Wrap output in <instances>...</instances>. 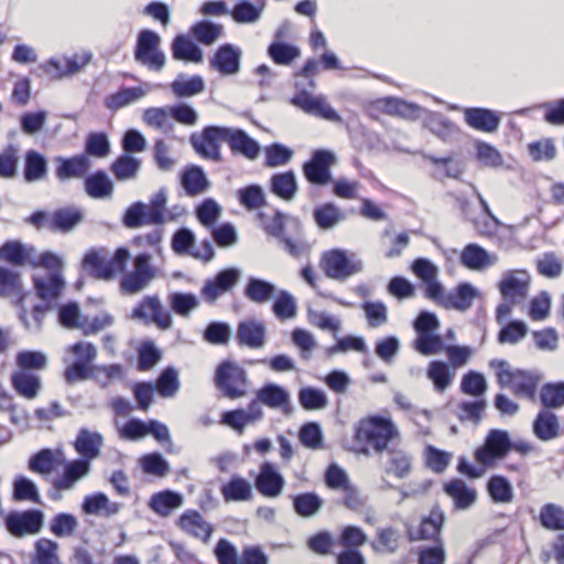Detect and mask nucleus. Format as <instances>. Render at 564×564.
Masks as SVG:
<instances>
[{
	"instance_id": "nucleus-31",
	"label": "nucleus",
	"mask_w": 564,
	"mask_h": 564,
	"mask_svg": "<svg viewBox=\"0 0 564 564\" xmlns=\"http://www.w3.org/2000/svg\"><path fill=\"white\" fill-rule=\"evenodd\" d=\"M65 285L59 272H50L46 278L33 276L36 296L43 301L56 300Z\"/></svg>"
},
{
	"instance_id": "nucleus-22",
	"label": "nucleus",
	"mask_w": 564,
	"mask_h": 564,
	"mask_svg": "<svg viewBox=\"0 0 564 564\" xmlns=\"http://www.w3.org/2000/svg\"><path fill=\"white\" fill-rule=\"evenodd\" d=\"M227 144L235 154H241L249 160H254L260 153V144L245 130L228 127Z\"/></svg>"
},
{
	"instance_id": "nucleus-19",
	"label": "nucleus",
	"mask_w": 564,
	"mask_h": 564,
	"mask_svg": "<svg viewBox=\"0 0 564 564\" xmlns=\"http://www.w3.org/2000/svg\"><path fill=\"white\" fill-rule=\"evenodd\" d=\"M533 435L542 441L550 442L561 437L564 430L561 427L558 416L551 410H540L532 422Z\"/></svg>"
},
{
	"instance_id": "nucleus-47",
	"label": "nucleus",
	"mask_w": 564,
	"mask_h": 564,
	"mask_svg": "<svg viewBox=\"0 0 564 564\" xmlns=\"http://www.w3.org/2000/svg\"><path fill=\"white\" fill-rule=\"evenodd\" d=\"M267 53L276 65H291L300 57L301 50L296 45L283 41H272Z\"/></svg>"
},
{
	"instance_id": "nucleus-2",
	"label": "nucleus",
	"mask_w": 564,
	"mask_h": 564,
	"mask_svg": "<svg viewBox=\"0 0 564 564\" xmlns=\"http://www.w3.org/2000/svg\"><path fill=\"white\" fill-rule=\"evenodd\" d=\"M489 366L496 369L497 383L500 388H508L520 399L535 401L538 388L543 375L538 369L512 368L505 359H491Z\"/></svg>"
},
{
	"instance_id": "nucleus-61",
	"label": "nucleus",
	"mask_w": 564,
	"mask_h": 564,
	"mask_svg": "<svg viewBox=\"0 0 564 564\" xmlns=\"http://www.w3.org/2000/svg\"><path fill=\"white\" fill-rule=\"evenodd\" d=\"M155 389L163 398H171L180 389L177 370L174 367H166L156 379Z\"/></svg>"
},
{
	"instance_id": "nucleus-5",
	"label": "nucleus",
	"mask_w": 564,
	"mask_h": 564,
	"mask_svg": "<svg viewBox=\"0 0 564 564\" xmlns=\"http://www.w3.org/2000/svg\"><path fill=\"white\" fill-rule=\"evenodd\" d=\"M214 380L225 398L236 400L247 394V371L231 360H224L218 365Z\"/></svg>"
},
{
	"instance_id": "nucleus-16",
	"label": "nucleus",
	"mask_w": 564,
	"mask_h": 564,
	"mask_svg": "<svg viewBox=\"0 0 564 564\" xmlns=\"http://www.w3.org/2000/svg\"><path fill=\"white\" fill-rule=\"evenodd\" d=\"M132 317L145 322L155 323L161 329H167L172 326V317L167 311H164L160 299L156 295L144 296L142 301L133 308Z\"/></svg>"
},
{
	"instance_id": "nucleus-33",
	"label": "nucleus",
	"mask_w": 564,
	"mask_h": 564,
	"mask_svg": "<svg viewBox=\"0 0 564 564\" xmlns=\"http://www.w3.org/2000/svg\"><path fill=\"white\" fill-rule=\"evenodd\" d=\"M178 525L183 531L205 542L209 540L213 532V527L205 522L196 510L185 511L178 519Z\"/></svg>"
},
{
	"instance_id": "nucleus-43",
	"label": "nucleus",
	"mask_w": 564,
	"mask_h": 564,
	"mask_svg": "<svg viewBox=\"0 0 564 564\" xmlns=\"http://www.w3.org/2000/svg\"><path fill=\"white\" fill-rule=\"evenodd\" d=\"M457 509H467L476 501V490L468 488L462 479H452L444 486Z\"/></svg>"
},
{
	"instance_id": "nucleus-27",
	"label": "nucleus",
	"mask_w": 564,
	"mask_h": 564,
	"mask_svg": "<svg viewBox=\"0 0 564 564\" xmlns=\"http://www.w3.org/2000/svg\"><path fill=\"white\" fill-rule=\"evenodd\" d=\"M102 443L104 438L100 433L83 427L77 433L74 447L80 455L79 459H86L89 463L99 456Z\"/></svg>"
},
{
	"instance_id": "nucleus-11",
	"label": "nucleus",
	"mask_w": 564,
	"mask_h": 564,
	"mask_svg": "<svg viewBox=\"0 0 564 564\" xmlns=\"http://www.w3.org/2000/svg\"><path fill=\"white\" fill-rule=\"evenodd\" d=\"M155 276L151 265V256L147 252L134 258V268L120 280V291L124 294H135L145 289Z\"/></svg>"
},
{
	"instance_id": "nucleus-41",
	"label": "nucleus",
	"mask_w": 564,
	"mask_h": 564,
	"mask_svg": "<svg viewBox=\"0 0 564 564\" xmlns=\"http://www.w3.org/2000/svg\"><path fill=\"white\" fill-rule=\"evenodd\" d=\"M90 470V463L86 459H75L67 463L61 477L54 479L53 485L56 489H70L80 478Z\"/></svg>"
},
{
	"instance_id": "nucleus-48",
	"label": "nucleus",
	"mask_w": 564,
	"mask_h": 564,
	"mask_svg": "<svg viewBox=\"0 0 564 564\" xmlns=\"http://www.w3.org/2000/svg\"><path fill=\"white\" fill-rule=\"evenodd\" d=\"M460 263L470 270H482L492 264L489 253L479 245L468 243L460 254Z\"/></svg>"
},
{
	"instance_id": "nucleus-37",
	"label": "nucleus",
	"mask_w": 564,
	"mask_h": 564,
	"mask_svg": "<svg viewBox=\"0 0 564 564\" xmlns=\"http://www.w3.org/2000/svg\"><path fill=\"white\" fill-rule=\"evenodd\" d=\"M258 219L260 221L261 228L269 235L274 238H282L283 234H285V221L291 220L295 226H300V220L295 217H291L280 209H274L273 215H269L264 212L258 213Z\"/></svg>"
},
{
	"instance_id": "nucleus-35",
	"label": "nucleus",
	"mask_w": 564,
	"mask_h": 564,
	"mask_svg": "<svg viewBox=\"0 0 564 564\" xmlns=\"http://www.w3.org/2000/svg\"><path fill=\"white\" fill-rule=\"evenodd\" d=\"M183 503V496L173 490H163L155 492L149 500V508L161 517H167L173 510L181 507Z\"/></svg>"
},
{
	"instance_id": "nucleus-6",
	"label": "nucleus",
	"mask_w": 564,
	"mask_h": 564,
	"mask_svg": "<svg viewBox=\"0 0 564 564\" xmlns=\"http://www.w3.org/2000/svg\"><path fill=\"white\" fill-rule=\"evenodd\" d=\"M84 219V214L75 207H65L54 210L51 215L44 210H36L31 214L26 223L37 229L45 227L52 232L66 234L72 231Z\"/></svg>"
},
{
	"instance_id": "nucleus-55",
	"label": "nucleus",
	"mask_w": 564,
	"mask_h": 564,
	"mask_svg": "<svg viewBox=\"0 0 564 564\" xmlns=\"http://www.w3.org/2000/svg\"><path fill=\"white\" fill-rule=\"evenodd\" d=\"M487 490L491 500L496 503H507L513 499L512 486L505 476H491L487 484Z\"/></svg>"
},
{
	"instance_id": "nucleus-26",
	"label": "nucleus",
	"mask_w": 564,
	"mask_h": 564,
	"mask_svg": "<svg viewBox=\"0 0 564 564\" xmlns=\"http://www.w3.org/2000/svg\"><path fill=\"white\" fill-rule=\"evenodd\" d=\"M181 185L186 195L194 197L205 193L210 183L202 166L188 164L181 173Z\"/></svg>"
},
{
	"instance_id": "nucleus-20",
	"label": "nucleus",
	"mask_w": 564,
	"mask_h": 564,
	"mask_svg": "<svg viewBox=\"0 0 564 564\" xmlns=\"http://www.w3.org/2000/svg\"><path fill=\"white\" fill-rule=\"evenodd\" d=\"M387 453V459L383 463V471L387 475H393L399 479L406 478L413 467V456L404 448L391 445Z\"/></svg>"
},
{
	"instance_id": "nucleus-12",
	"label": "nucleus",
	"mask_w": 564,
	"mask_h": 564,
	"mask_svg": "<svg viewBox=\"0 0 564 564\" xmlns=\"http://www.w3.org/2000/svg\"><path fill=\"white\" fill-rule=\"evenodd\" d=\"M241 270L230 267L218 271L213 278L205 280L200 289L203 300L214 304L220 296L230 292L239 282Z\"/></svg>"
},
{
	"instance_id": "nucleus-36",
	"label": "nucleus",
	"mask_w": 564,
	"mask_h": 564,
	"mask_svg": "<svg viewBox=\"0 0 564 564\" xmlns=\"http://www.w3.org/2000/svg\"><path fill=\"white\" fill-rule=\"evenodd\" d=\"M270 191L283 200H292L297 193L294 171L274 173L270 178Z\"/></svg>"
},
{
	"instance_id": "nucleus-59",
	"label": "nucleus",
	"mask_w": 564,
	"mask_h": 564,
	"mask_svg": "<svg viewBox=\"0 0 564 564\" xmlns=\"http://www.w3.org/2000/svg\"><path fill=\"white\" fill-rule=\"evenodd\" d=\"M89 371L88 379L94 380L102 388H106L111 380L121 379L124 376V369L120 364L91 365Z\"/></svg>"
},
{
	"instance_id": "nucleus-44",
	"label": "nucleus",
	"mask_w": 564,
	"mask_h": 564,
	"mask_svg": "<svg viewBox=\"0 0 564 564\" xmlns=\"http://www.w3.org/2000/svg\"><path fill=\"white\" fill-rule=\"evenodd\" d=\"M276 288L272 282L250 276L245 286V296L254 303H265L275 294Z\"/></svg>"
},
{
	"instance_id": "nucleus-46",
	"label": "nucleus",
	"mask_w": 564,
	"mask_h": 564,
	"mask_svg": "<svg viewBox=\"0 0 564 564\" xmlns=\"http://www.w3.org/2000/svg\"><path fill=\"white\" fill-rule=\"evenodd\" d=\"M193 37L203 45L214 44L224 34V26L204 19L194 23L189 29Z\"/></svg>"
},
{
	"instance_id": "nucleus-17",
	"label": "nucleus",
	"mask_w": 564,
	"mask_h": 564,
	"mask_svg": "<svg viewBox=\"0 0 564 564\" xmlns=\"http://www.w3.org/2000/svg\"><path fill=\"white\" fill-rule=\"evenodd\" d=\"M284 478L270 462L260 466L254 479L256 489L264 497L275 498L281 495L284 487Z\"/></svg>"
},
{
	"instance_id": "nucleus-38",
	"label": "nucleus",
	"mask_w": 564,
	"mask_h": 564,
	"mask_svg": "<svg viewBox=\"0 0 564 564\" xmlns=\"http://www.w3.org/2000/svg\"><path fill=\"white\" fill-rule=\"evenodd\" d=\"M84 187L87 195L96 199L109 197L113 192V184L104 170L87 175Z\"/></svg>"
},
{
	"instance_id": "nucleus-30",
	"label": "nucleus",
	"mask_w": 564,
	"mask_h": 564,
	"mask_svg": "<svg viewBox=\"0 0 564 564\" xmlns=\"http://www.w3.org/2000/svg\"><path fill=\"white\" fill-rule=\"evenodd\" d=\"M171 51L176 61L202 63L204 58L202 48L184 34H177L173 39Z\"/></svg>"
},
{
	"instance_id": "nucleus-51",
	"label": "nucleus",
	"mask_w": 564,
	"mask_h": 564,
	"mask_svg": "<svg viewBox=\"0 0 564 564\" xmlns=\"http://www.w3.org/2000/svg\"><path fill=\"white\" fill-rule=\"evenodd\" d=\"M423 113H425L423 119L424 127L440 139L444 141L447 140L453 133L455 124L441 112H433L425 109Z\"/></svg>"
},
{
	"instance_id": "nucleus-60",
	"label": "nucleus",
	"mask_w": 564,
	"mask_h": 564,
	"mask_svg": "<svg viewBox=\"0 0 564 564\" xmlns=\"http://www.w3.org/2000/svg\"><path fill=\"white\" fill-rule=\"evenodd\" d=\"M162 358L161 350L151 340H144L138 348L137 368L139 371H148Z\"/></svg>"
},
{
	"instance_id": "nucleus-23",
	"label": "nucleus",
	"mask_w": 564,
	"mask_h": 564,
	"mask_svg": "<svg viewBox=\"0 0 564 564\" xmlns=\"http://www.w3.org/2000/svg\"><path fill=\"white\" fill-rule=\"evenodd\" d=\"M55 176L59 181L82 177L90 167V161L85 154L72 158L56 156Z\"/></svg>"
},
{
	"instance_id": "nucleus-50",
	"label": "nucleus",
	"mask_w": 564,
	"mask_h": 564,
	"mask_svg": "<svg viewBox=\"0 0 564 564\" xmlns=\"http://www.w3.org/2000/svg\"><path fill=\"white\" fill-rule=\"evenodd\" d=\"M47 173V161L45 156L35 150H29L24 159V178L26 182H35L43 178Z\"/></svg>"
},
{
	"instance_id": "nucleus-4",
	"label": "nucleus",
	"mask_w": 564,
	"mask_h": 564,
	"mask_svg": "<svg viewBox=\"0 0 564 564\" xmlns=\"http://www.w3.org/2000/svg\"><path fill=\"white\" fill-rule=\"evenodd\" d=\"M166 202V192L161 188L150 198V204L140 200L132 203L122 216L123 226L134 229L144 225H162L165 221Z\"/></svg>"
},
{
	"instance_id": "nucleus-56",
	"label": "nucleus",
	"mask_w": 564,
	"mask_h": 564,
	"mask_svg": "<svg viewBox=\"0 0 564 564\" xmlns=\"http://www.w3.org/2000/svg\"><path fill=\"white\" fill-rule=\"evenodd\" d=\"M540 402L546 410L564 405V381L547 382L540 389Z\"/></svg>"
},
{
	"instance_id": "nucleus-14",
	"label": "nucleus",
	"mask_w": 564,
	"mask_h": 564,
	"mask_svg": "<svg viewBox=\"0 0 564 564\" xmlns=\"http://www.w3.org/2000/svg\"><path fill=\"white\" fill-rule=\"evenodd\" d=\"M530 276L525 270H510L503 274L499 291L503 301L518 304L525 299L529 291Z\"/></svg>"
},
{
	"instance_id": "nucleus-10",
	"label": "nucleus",
	"mask_w": 564,
	"mask_h": 564,
	"mask_svg": "<svg viewBox=\"0 0 564 564\" xmlns=\"http://www.w3.org/2000/svg\"><path fill=\"white\" fill-rule=\"evenodd\" d=\"M511 451V438L507 431L492 429L488 432L485 444L475 452V458L488 467L497 459L505 458Z\"/></svg>"
},
{
	"instance_id": "nucleus-8",
	"label": "nucleus",
	"mask_w": 564,
	"mask_h": 564,
	"mask_svg": "<svg viewBox=\"0 0 564 564\" xmlns=\"http://www.w3.org/2000/svg\"><path fill=\"white\" fill-rule=\"evenodd\" d=\"M227 135L228 127L206 126L202 132L191 134L189 143L200 158L219 163L223 161L220 144L227 143Z\"/></svg>"
},
{
	"instance_id": "nucleus-40",
	"label": "nucleus",
	"mask_w": 564,
	"mask_h": 564,
	"mask_svg": "<svg viewBox=\"0 0 564 564\" xmlns=\"http://www.w3.org/2000/svg\"><path fill=\"white\" fill-rule=\"evenodd\" d=\"M220 492L226 502L248 501L252 498V487L250 482L239 475H234L223 484Z\"/></svg>"
},
{
	"instance_id": "nucleus-3",
	"label": "nucleus",
	"mask_w": 564,
	"mask_h": 564,
	"mask_svg": "<svg viewBox=\"0 0 564 564\" xmlns=\"http://www.w3.org/2000/svg\"><path fill=\"white\" fill-rule=\"evenodd\" d=\"M130 252L126 247L116 249L108 258L106 248H90L82 260V269L95 280L110 281L126 271Z\"/></svg>"
},
{
	"instance_id": "nucleus-52",
	"label": "nucleus",
	"mask_w": 564,
	"mask_h": 564,
	"mask_svg": "<svg viewBox=\"0 0 564 564\" xmlns=\"http://www.w3.org/2000/svg\"><path fill=\"white\" fill-rule=\"evenodd\" d=\"M145 95V90L141 87H121L117 93L106 97L105 106L110 110L123 108Z\"/></svg>"
},
{
	"instance_id": "nucleus-54",
	"label": "nucleus",
	"mask_w": 564,
	"mask_h": 564,
	"mask_svg": "<svg viewBox=\"0 0 564 564\" xmlns=\"http://www.w3.org/2000/svg\"><path fill=\"white\" fill-rule=\"evenodd\" d=\"M540 524L551 531L564 530V509L553 502L545 503L540 509Z\"/></svg>"
},
{
	"instance_id": "nucleus-34",
	"label": "nucleus",
	"mask_w": 564,
	"mask_h": 564,
	"mask_svg": "<svg viewBox=\"0 0 564 564\" xmlns=\"http://www.w3.org/2000/svg\"><path fill=\"white\" fill-rule=\"evenodd\" d=\"M313 219L322 230H330L346 219V213L334 203H325L313 209Z\"/></svg>"
},
{
	"instance_id": "nucleus-32",
	"label": "nucleus",
	"mask_w": 564,
	"mask_h": 564,
	"mask_svg": "<svg viewBox=\"0 0 564 564\" xmlns=\"http://www.w3.org/2000/svg\"><path fill=\"white\" fill-rule=\"evenodd\" d=\"M445 521V514L438 505L433 506L427 517L421 521L417 536L410 532V540H436Z\"/></svg>"
},
{
	"instance_id": "nucleus-64",
	"label": "nucleus",
	"mask_w": 564,
	"mask_h": 564,
	"mask_svg": "<svg viewBox=\"0 0 564 564\" xmlns=\"http://www.w3.org/2000/svg\"><path fill=\"white\" fill-rule=\"evenodd\" d=\"M475 148L476 159L481 165L492 169L502 166L503 158L494 145L485 141H477Z\"/></svg>"
},
{
	"instance_id": "nucleus-42",
	"label": "nucleus",
	"mask_w": 564,
	"mask_h": 564,
	"mask_svg": "<svg viewBox=\"0 0 564 564\" xmlns=\"http://www.w3.org/2000/svg\"><path fill=\"white\" fill-rule=\"evenodd\" d=\"M294 512L301 518L316 516L324 505V500L314 491L291 496Z\"/></svg>"
},
{
	"instance_id": "nucleus-58",
	"label": "nucleus",
	"mask_w": 564,
	"mask_h": 564,
	"mask_svg": "<svg viewBox=\"0 0 564 564\" xmlns=\"http://www.w3.org/2000/svg\"><path fill=\"white\" fill-rule=\"evenodd\" d=\"M454 373L451 372L445 361L433 360L427 368V378L433 382L434 388L438 392L447 389L453 381Z\"/></svg>"
},
{
	"instance_id": "nucleus-21",
	"label": "nucleus",
	"mask_w": 564,
	"mask_h": 564,
	"mask_svg": "<svg viewBox=\"0 0 564 564\" xmlns=\"http://www.w3.org/2000/svg\"><path fill=\"white\" fill-rule=\"evenodd\" d=\"M256 395L263 405L270 409H281L285 414L291 413V398L284 387L268 382L257 390Z\"/></svg>"
},
{
	"instance_id": "nucleus-53",
	"label": "nucleus",
	"mask_w": 564,
	"mask_h": 564,
	"mask_svg": "<svg viewBox=\"0 0 564 564\" xmlns=\"http://www.w3.org/2000/svg\"><path fill=\"white\" fill-rule=\"evenodd\" d=\"M171 89L177 97H191L205 89V82L200 75H193L186 78V76L181 73L171 84Z\"/></svg>"
},
{
	"instance_id": "nucleus-1",
	"label": "nucleus",
	"mask_w": 564,
	"mask_h": 564,
	"mask_svg": "<svg viewBox=\"0 0 564 564\" xmlns=\"http://www.w3.org/2000/svg\"><path fill=\"white\" fill-rule=\"evenodd\" d=\"M399 436L398 427L389 417L372 415L362 419L355 429L354 441L360 444L356 452L369 455L370 446L376 454L381 455Z\"/></svg>"
},
{
	"instance_id": "nucleus-39",
	"label": "nucleus",
	"mask_w": 564,
	"mask_h": 564,
	"mask_svg": "<svg viewBox=\"0 0 564 564\" xmlns=\"http://www.w3.org/2000/svg\"><path fill=\"white\" fill-rule=\"evenodd\" d=\"M10 381L15 392L29 400L37 397L42 386L40 377L28 371L13 372Z\"/></svg>"
},
{
	"instance_id": "nucleus-45",
	"label": "nucleus",
	"mask_w": 564,
	"mask_h": 564,
	"mask_svg": "<svg viewBox=\"0 0 564 564\" xmlns=\"http://www.w3.org/2000/svg\"><path fill=\"white\" fill-rule=\"evenodd\" d=\"M141 167V160L130 154H120L110 165V171L119 182L133 180Z\"/></svg>"
},
{
	"instance_id": "nucleus-62",
	"label": "nucleus",
	"mask_w": 564,
	"mask_h": 564,
	"mask_svg": "<svg viewBox=\"0 0 564 564\" xmlns=\"http://www.w3.org/2000/svg\"><path fill=\"white\" fill-rule=\"evenodd\" d=\"M169 303L172 311L180 316H188L199 305L197 296L189 292L171 293L169 295Z\"/></svg>"
},
{
	"instance_id": "nucleus-18",
	"label": "nucleus",
	"mask_w": 564,
	"mask_h": 564,
	"mask_svg": "<svg viewBox=\"0 0 564 564\" xmlns=\"http://www.w3.org/2000/svg\"><path fill=\"white\" fill-rule=\"evenodd\" d=\"M464 120L475 130L492 133L498 130L501 117L489 108L468 107L464 109Z\"/></svg>"
},
{
	"instance_id": "nucleus-29",
	"label": "nucleus",
	"mask_w": 564,
	"mask_h": 564,
	"mask_svg": "<svg viewBox=\"0 0 564 564\" xmlns=\"http://www.w3.org/2000/svg\"><path fill=\"white\" fill-rule=\"evenodd\" d=\"M34 253L35 248L33 246H25L19 240H7L0 247V260L17 267L25 263L30 264Z\"/></svg>"
},
{
	"instance_id": "nucleus-13",
	"label": "nucleus",
	"mask_w": 564,
	"mask_h": 564,
	"mask_svg": "<svg viewBox=\"0 0 564 564\" xmlns=\"http://www.w3.org/2000/svg\"><path fill=\"white\" fill-rule=\"evenodd\" d=\"M44 514L39 509L12 511L4 520L6 529L14 538L36 534L43 527Z\"/></svg>"
},
{
	"instance_id": "nucleus-25",
	"label": "nucleus",
	"mask_w": 564,
	"mask_h": 564,
	"mask_svg": "<svg viewBox=\"0 0 564 564\" xmlns=\"http://www.w3.org/2000/svg\"><path fill=\"white\" fill-rule=\"evenodd\" d=\"M479 295L478 290L469 282H460L446 294L443 307L465 312L473 305L474 300Z\"/></svg>"
},
{
	"instance_id": "nucleus-9",
	"label": "nucleus",
	"mask_w": 564,
	"mask_h": 564,
	"mask_svg": "<svg viewBox=\"0 0 564 564\" xmlns=\"http://www.w3.org/2000/svg\"><path fill=\"white\" fill-rule=\"evenodd\" d=\"M337 162L334 152L327 149L313 151L308 161L303 164V174L308 183L325 186L332 182V166Z\"/></svg>"
},
{
	"instance_id": "nucleus-15",
	"label": "nucleus",
	"mask_w": 564,
	"mask_h": 564,
	"mask_svg": "<svg viewBox=\"0 0 564 564\" xmlns=\"http://www.w3.org/2000/svg\"><path fill=\"white\" fill-rule=\"evenodd\" d=\"M242 51L240 47L225 43L217 47L209 58V66L224 76L236 75L240 70Z\"/></svg>"
},
{
	"instance_id": "nucleus-28",
	"label": "nucleus",
	"mask_w": 564,
	"mask_h": 564,
	"mask_svg": "<svg viewBox=\"0 0 564 564\" xmlns=\"http://www.w3.org/2000/svg\"><path fill=\"white\" fill-rule=\"evenodd\" d=\"M378 105H380L381 110L387 115L398 116L410 120L420 118L423 111H425L424 108L414 102H409L395 97L382 98L378 100Z\"/></svg>"
},
{
	"instance_id": "nucleus-24",
	"label": "nucleus",
	"mask_w": 564,
	"mask_h": 564,
	"mask_svg": "<svg viewBox=\"0 0 564 564\" xmlns=\"http://www.w3.org/2000/svg\"><path fill=\"white\" fill-rule=\"evenodd\" d=\"M236 339L239 346L261 348L265 343V327L256 319L242 321L237 326Z\"/></svg>"
},
{
	"instance_id": "nucleus-57",
	"label": "nucleus",
	"mask_w": 564,
	"mask_h": 564,
	"mask_svg": "<svg viewBox=\"0 0 564 564\" xmlns=\"http://www.w3.org/2000/svg\"><path fill=\"white\" fill-rule=\"evenodd\" d=\"M263 8L264 0H261L258 6L250 1L242 0L235 4L234 9L230 11V15L236 23H254L260 19Z\"/></svg>"
},
{
	"instance_id": "nucleus-63",
	"label": "nucleus",
	"mask_w": 564,
	"mask_h": 564,
	"mask_svg": "<svg viewBox=\"0 0 564 564\" xmlns=\"http://www.w3.org/2000/svg\"><path fill=\"white\" fill-rule=\"evenodd\" d=\"M299 402L307 411L321 410L328 404L325 392L313 387H305L299 391Z\"/></svg>"
},
{
	"instance_id": "nucleus-49",
	"label": "nucleus",
	"mask_w": 564,
	"mask_h": 564,
	"mask_svg": "<svg viewBox=\"0 0 564 564\" xmlns=\"http://www.w3.org/2000/svg\"><path fill=\"white\" fill-rule=\"evenodd\" d=\"M239 204L247 210H256L267 205L263 188L259 184H249L236 193Z\"/></svg>"
},
{
	"instance_id": "nucleus-7",
	"label": "nucleus",
	"mask_w": 564,
	"mask_h": 564,
	"mask_svg": "<svg viewBox=\"0 0 564 564\" xmlns=\"http://www.w3.org/2000/svg\"><path fill=\"white\" fill-rule=\"evenodd\" d=\"M321 267L326 276L344 281L364 270V262L356 254L348 256L343 249L325 251L321 258Z\"/></svg>"
}]
</instances>
